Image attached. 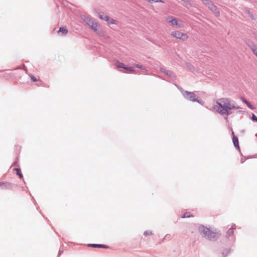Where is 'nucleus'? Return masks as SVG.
<instances>
[{"label": "nucleus", "instance_id": "f257e3e1", "mask_svg": "<svg viewBox=\"0 0 257 257\" xmlns=\"http://www.w3.org/2000/svg\"><path fill=\"white\" fill-rule=\"evenodd\" d=\"M236 108L235 106L231 103L229 99L226 98L218 99L216 104L213 107V110L221 115L229 114V111Z\"/></svg>", "mask_w": 257, "mask_h": 257}, {"label": "nucleus", "instance_id": "f03ea898", "mask_svg": "<svg viewBox=\"0 0 257 257\" xmlns=\"http://www.w3.org/2000/svg\"><path fill=\"white\" fill-rule=\"evenodd\" d=\"M81 18L83 21L91 28L92 30L96 33L98 32L99 25L97 22L88 16H83Z\"/></svg>", "mask_w": 257, "mask_h": 257}, {"label": "nucleus", "instance_id": "7ed1b4c3", "mask_svg": "<svg viewBox=\"0 0 257 257\" xmlns=\"http://www.w3.org/2000/svg\"><path fill=\"white\" fill-rule=\"evenodd\" d=\"M199 230L202 233L210 239L216 237L218 235H219L218 232L216 231V230H215V231H212L210 228H208L204 226L201 227Z\"/></svg>", "mask_w": 257, "mask_h": 257}, {"label": "nucleus", "instance_id": "20e7f679", "mask_svg": "<svg viewBox=\"0 0 257 257\" xmlns=\"http://www.w3.org/2000/svg\"><path fill=\"white\" fill-rule=\"evenodd\" d=\"M166 21L171 24L172 26L175 27L176 28H179L183 26V23L182 21L179 20L173 17H168L167 18Z\"/></svg>", "mask_w": 257, "mask_h": 257}, {"label": "nucleus", "instance_id": "39448f33", "mask_svg": "<svg viewBox=\"0 0 257 257\" xmlns=\"http://www.w3.org/2000/svg\"><path fill=\"white\" fill-rule=\"evenodd\" d=\"M171 35L173 37L181 40L182 41L187 40L188 38V36L187 35V34L182 33L179 31L172 32L171 33Z\"/></svg>", "mask_w": 257, "mask_h": 257}, {"label": "nucleus", "instance_id": "423d86ee", "mask_svg": "<svg viewBox=\"0 0 257 257\" xmlns=\"http://www.w3.org/2000/svg\"><path fill=\"white\" fill-rule=\"evenodd\" d=\"M183 95L186 97L187 99H189L191 101H197L199 103H200V101L196 98V95L193 92H189L187 91H185L184 92Z\"/></svg>", "mask_w": 257, "mask_h": 257}, {"label": "nucleus", "instance_id": "0eeeda50", "mask_svg": "<svg viewBox=\"0 0 257 257\" xmlns=\"http://www.w3.org/2000/svg\"><path fill=\"white\" fill-rule=\"evenodd\" d=\"M96 13L97 14V16L99 17V18L102 20L105 21V19L104 18L107 17L108 16L106 15H105L103 12H101L98 10H96Z\"/></svg>", "mask_w": 257, "mask_h": 257}, {"label": "nucleus", "instance_id": "6e6552de", "mask_svg": "<svg viewBox=\"0 0 257 257\" xmlns=\"http://www.w3.org/2000/svg\"><path fill=\"white\" fill-rule=\"evenodd\" d=\"M208 4L211 5V6H212V8H210V10L213 12V13L214 14V15L218 17L219 16V12L218 11V10H217V8L216 7V6H215L212 3V2Z\"/></svg>", "mask_w": 257, "mask_h": 257}, {"label": "nucleus", "instance_id": "1a4fd4ad", "mask_svg": "<svg viewBox=\"0 0 257 257\" xmlns=\"http://www.w3.org/2000/svg\"><path fill=\"white\" fill-rule=\"evenodd\" d=\"M0 187L2 188L8 189H11L12 188V185L7 182L0 183Z\"/></svg>", "mask_w": 257, "mask_h": 257}, {"label": "nucleus", "instance_id": "9d476101", "mask_svg": "<svg viewBox=\"0 0 257 257\" xmlns=\"http://www.w3.org/2000/svg\"><path fill=\"white\" fill-rule=\"evenodd\" d=\"M105 19V22L107 23L108 25H112V24H117V22L115 20H114L112 18H110L108 16L107 17L104 18Z\"/></svg>", "mask_w": 257, "mask_h": 257}, {"label": "nucleus", "instance_id": "9b49d317", "mask_svg": "<svg viewBox=\"0 0 257 257\" xmlns=\"http://www.w3.org/2000/svg\"><path fill=\"white\" fill-rule=\"evenodd\" d=\"M89 246H92L93 247H99V248H108V246H107L104 244H89Z\"/></svg>", "mask_w": 257, "mask_h": 257}, {"label": "nucleus", "instance_id": "f8f14e48", "mask_svg": "<svg viewBox=\"0 0 257 257\" xmlns=\"http://www.w3.org/2000/svg\"><path fill=\"white\" fill-rule=\"evenodd\" d=\"M242 101L244 103H245L246 104V105L247 106V107H248L251 109H255V107L249 102H248L247 100H246L244 98H243L242 99Z\"/></svg>", "mask_w": 257, "mask_h": 257}, {"label": "nucleus", "instance_id": "ddd939ff", "mask_svg": "<svg viewBox=\"0 0 257 257\" xmlns=\"http://www.w3.org/2000/svg\"><path fill=\"white\" fill-rule=\"evenodd\" d=\"M232 141H233V144H234V146L238 150H239V144H238V138L237 137H233V138H232Z\"/></svg>", "mask_w": 257, "mask_h": 257}, {"label": "nucleus", "instance_id": "4468645a", "mask_svg": "<svg viewBox=\"0 0 257 257\" xmlns=\"http://www.w3.org/2000/svg\"><path fill=\"white\" fill-rule=\"evenodd\" d=\"M58 33H61L62 35H66L68 33V30L65 27H61L58 31Z\"/></svg>", "mask_w": 257, "mask_h": 257}, {"label": "nucleus", "instance_id": "2eb2a0df", "mask_svg": "<svg viewBox=\"0 0 257 257\" xmlns=\"http://www.w3.org/2000/svg\"><path fill=\"white\" fill-rule=\"evenodd\" d=\"M116 66L118 68H123L124 69L126 67L123 63L119 62L116 63Z\"/></svg>", "mask_w": 257, "mask_h": 257}, {"label": "nucleus", "instance_id": "dca6fc26", "mask_svg": "<svg viewBox=\"0 0 257 257\" xmlns=\"http://www.w3.org/2000/svg\"><path fill=\"white\" fill-rule=\"evenodd\" d=\"M15 170L16 171L17 175L19 176L20 178L23 177V175L21 173L20 169L16 168L15 169Z\"/></svg>", "mask_w": 257, "mask_h": 257}, {"label": "nucleus", "instance_id": "f3484780", "mask_svg": "<svg viewBox=\"0 0 257 257\" xmlns=\"http://www.w3.org/2000/svg\"><path fill=\"white\" fill-rule=\"evenodd\" d=\"M193 216L191 214L190 212H186L184 214L183 216H182L183 218H188L190 217Z\"/></svg>", "mask_w": 257, "mask_h": 257}, {"label": "nucleus", "instance_id": "a211bd4d", "mask_svg": "<svg viewBox=\"0 0 257 257\" xmlns=\"http://www.w3.org/2000/svg\"><path fill=\"white\" fill-rule=\"evenodd\" d=\"M234 229V228L231 227L230 228L227 232V233L228 235H231L233 234V230Z\"/></svg>", "mask_w": 257, "mask_h": 257}, {"label": "nucleus", "instance_id": "6ab92c4d", "mask_svg": "<svg viewBox=\"0 0 257 257\" xmlns=\"http://www.w3.org/2000/svg\"><path fill=\"white\" fill-rule=\"evenodd\" d=\"M251 49L252 51V52L254 54L257 53V47L254 45H253L251 47Z\"/></svg>", "mask_w": 257, "mask_h": 257}, {"label": "nucleus", "instance_id": "aec40b11", "mask_svg": "<svg viewBox=\"0 0 257 257\" xmlns=\"http://www.w3.org/2000/svg\"><path fill=\"white\" fill-rule=\"evenodd\" d=\"M125 70H128L130 72H135V70L134 69L132 68V67H125Z\"/></svg>", "mask_w": 257, "mask_h": 257}, {"label": "nucleus", "instance_id": "412c9836", "mask_svg": "<svg viewBox=\"0 0 257 257\" xmlns=\"http://www.w3.org/2000/svg\"><path fill=\"white\" fill-rule=\"evenodd\" d=\"M163 72L164 73H166L167 75H170V76H171L172 75V73L171 71H169V70H164Z\"/></svg>", "mask_w": 257, "mask_h": 257}, {"label": "nucleus", "instance_id": "4be33fe9", "mask_svg": "<svg viewBox=\"0 0 257 257\" xmlns=\"http://www.w3.org/2000/svg\"><path fill=\"white\" fill-rule=\"evenodd\" d=\"M31 79L32 81H33V82H36V81H38V79H37L36 77H35L34 76H31Z\"/></svg>", "mask_w": 257, "mask_h": 257}, {"label": "nucleus", "instance_id": "5701e85b", "mask_svg": "<svg viewBox=\"0 0 257 257\" xmlns=\"http://www.w3.org/2000/svg\"><path fill=\"white\" fill-rule=\"evenodd\" d=\"M251 118L252 120L257 121V117L254 114H252Z\"/></svg>", "mask_w": 257, "mask_h": 257}, {"label": "nucleus", "instance_id": "b1692460", "mask_svg": "<svg viewBox=\"0 0 257 257\" xmlns=\"http://www.w3.org/2000/svg\"><path fill=\"white\" fill-rule=\"evenodd\" d=\"M202 2L205 4H208L211 2L210 1V0H202Z\"/></svg>", "mask_w": 257, "mask_h": 257}, {"label": "nucleus", "instance_id": "393cba45", "mask_svg": "<svg viewBox=\"0 0 257 257\" xmlns=\"http://www.w3.org/2000/svg\"><path fill=\"white\" fill-rule=\"evenodd\" d=\"M136 67L137 68H140L141 69H143V67L141 65H138V64H137L135 65Z\"/></svg>", "mask_w": 257, "mask_h": 257}, {"label": "nucleus", "instance_id": "a878e982", "mask_svg": "<svg viewBox=\"0 0 257 257\" xmlns=\"http://www.w3.org/2000/svg\"><path fill=\"white\" fill-rule=\"evenodd\" d=\"M231 135H232V138H233V137H236L235 136L234 133V132L232 131V130L231 131Z\"/></svg>", "mask_w": 257, "mask_h": 257}, {"label": "nucleus", "instance_id": "bb28decb", "mask_svg": "<svg viewBox=\"0 0 257 257\" xmlns=\"http://www.w3.org/2000/svg\"><path fill=\"white\" fill-rule=\"evenodd\" d=\"M207 5H208V8L210 9V8H212V6H211V5H209V4H206Z\"/></svg>", "mask_w": 257, "mask_h": 257}, {"label": "nucleus", "instance_id": "cd10ccee", "mask_svg": "<svg viewBox=\"0 0 257 257\" xmlns=\"http://www.w3.org/2000/svg\"><path fill=\"white\" fill-rule=\"evenodd\" d=\"M144 234H145V235H148V233H147V232H145L144 233Z\"/></svg>", "mask_w": 257, "mask_h": 257}, {"label": "nucleus", "instance_id": "c85d7f7f", "mask_svg": "<svg viewBox=\"0 0 257 257\" xmlns=\"http://www.w3.org/2000/svg\"><path fill=\"white\" fill-rule=\"evenodd\" d=\"M254 55H255L256 56V57H257V53L255 54Z\"/></svg>", "mask_w": 257, "mask_h": 257}]
</instances>
